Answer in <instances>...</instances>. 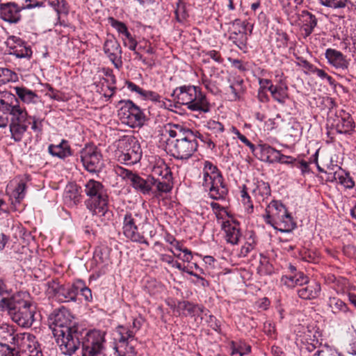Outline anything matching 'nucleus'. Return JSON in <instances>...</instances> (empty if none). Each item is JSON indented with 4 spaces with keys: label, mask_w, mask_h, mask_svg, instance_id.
<instances>
[{
    "label": "nucleus",
    "mask_w": 356,
    "mask_h": 356,
    "mask_svg": "<svg viewBox=\"0 0 356 356\" xmlns=\"http://www.w3.org/2000/svg\"><path fill=\"white\" fill-rule=\"evenodd\" d=\"M108 22L113 28H114L119 33L122 34L124 36L129 33L124 23L120 22L113 17H109Z\"/></svg>",
    "instance_id": "45"
},
{
    "label": "nucleus",
    "mask_w": 356,
    "mask_h": 356,
    "mask_svg": "<svg viewBox=\"0 0 356 356\" xmlns=\"http://www.w3.org/2000/svg\"><path fill=\"white\" fill-rule=\"evenodd\" d=\"M332 127L337 134H350L353 131L355 125L351 115L342 110L339 115H337Z\"/></svg>",
    "instance_id": "16"
},
{
    "label": "nucleus",
    "mask_w": 356,
    "mask_h": 356,
    "mask_svg": "<svg viewBox=\"0 0 356 356\" xmlns=\"http://www.w3.org/2000/svg\"><path fill=\"white\" fill-rule=\"evenodd\" d=\"M17 80L18 76L15 72L8 68L0 67V86Z\"/></svg>",
    "instance_id": "41"
},
{
    "label": "nucleus",
    "mask_w": 356,
    "mask_h": 356,
    "mask_svg": "<svg viewBox=\"0 0 356 356\" xmlns=\"http://www.w3.org/2000/svg\"><path fill=\"white\" fill-rule=\"evenodd\" d=\"M229 31L230 33L229 40L238 48L242 49L245 45L247 40L245 22L238 19L234 20Z\"/></svg>",
    "instance_id": "15"
},
{
    "label": "nucleus",
    "mask_w": 356,
    "mask_h": 356,
    "mask_svg": "<svg viewBox=\"0 0 356 356\" xmlns=\"http://www.w3.org/2000/svg\"><path fill=\"white\" fill-rule=\"evenodd\" d=\"M6 44L9 49L8 54L15 56L18 58H31L32 50L29 45L19 37L15 35L9 36Z\"/></svg>",
    "instance_id": "12"
},
{
    "label": "nucleus",
    "mask_w": 356,
    "mask_h": 356,
    "mask_svg": "<svg viewBox=\"0 0 356 356\" xmlns=\"http://www.w3.org/2000/svg\"><path fill=\"white\" fill-rule=\"evenodd\" d=\"M327 305L331 312L334 314H339V312L346 313L348 312V307L346 304L338 298H330Z\"/></svg>",
    "instance_id": "38"
},
{
    "label": "nucleus",
    "mask_w": 356,
    "mask_h": 356,
    "mask_svg": "<svg viewBox=\"0 0 356 356\" xmlns=\"http://www.w3.org/2000/svg\"><path fill=\"white\" fill-rule=\"evenodd\" d=\"M222 229L225 232L227 242L232 245L238 244L241 236L239 224L234 222L231 223L229 221H226L222 224Z\"/></svg>",
    "instance_id": "24"
},
{
    "label": "nucleus",
    "mask_w": 356,
    "mask_h": 356,
    "mask_svg": "<svg viewBox=\"0 0 356 356\" xmlns=\"http://www.w3.org/2000/svg\"><path fill=\"white\" fill-rule=\"evenodd\" d=\"M22 8L14 2L1 3L0 17L9 23L17 24L21 20Z\"/></svg>",
    "instance_id": "19"
},
{
    "label": "nucleus",
    "mask_w": 356,
    "mask_h": 356,
    "mask_svg": "<svg viewBox=\"0 0 356 356\" xmlns=\"http://www.w3.org/2000/svg\"><path fill=\"white\" fill-rule=\"evenodd\" d=\"M203 185L204 186L211 185L209 191L212 199H223L227 193V188L223 183V179L220 174L210 175L208 171L204 172Z\"/></svg>",
    "instance_id": "11"
},
{
    "label": "nucleus",
    "mask_w": 356,
    "mask_h": 356,
    "mask_svg": "<svg viewBox=\"0 0 356 356\" xmlns=\"http://www.w3.org/2000/svg\"><path fill=\"white\" fill-rule=\"evenodd\" d=\"M84 192L88 197L85 201L86 207L92 216H105L108 211V195L104 185L90 179L85 185Z\"/></svg>",
    "instance_id": "3"
},
{
    "label": "nucleus",
    "mask_w": 356,
    "mask_h": 356,
    "mask_svg": "<svg viewBox=\"0 0 356 356\" xmlns=\"http://www.w3.org/2000/svg\"><path fill=\"white\" fill-rule=\"evenodd\" d=\"M26 189V182L24 180L21 179L20 181H19L17 186L12 193V197L15 199V200L12 202L13 204L20 203V202L25 197Z\"/></svg>",
    "instance_id": "40"
},
{
    "label": "nucleus",
    "mask_w": 356,
    "mask_h": 356,
    "mask_svg": "<svg viewBox=\"0 0 356 356\" xmlns=\"http://www.w3.org/2000/svg\"><path fill=\"white\" fill-rule=\"evenodd\" d=\"M339 182L347 188H353L355 186V182L353 179L349 176L348 174H346L345 175H340L338 172L337 175V179Z\"/></svg>",
    "instance_id": "46"
},
{
    "label": "nucleus",
    "mask_w": 356,
    "mask_h": 356,
    "mask_svg": "<svg viewBox=\"0 0 356 356\" xmlns=\"http://www.w3.org/2000/svg\"><path fill=\"white\" fill-rule=\"evenodd\" d=\"M231 131L235 134L237 138L245 145L248 146L250 149H251L252 147H253V144L243 134L240 133V131L234 127H231Z\"/></svg>",
    "instance_id": "57"
},
{
    "label": "nucleus",
    "mask_w": 356,
    "mask_h": 356,
    "mask_svg": "<svg viewBox=\"0 0 356 356\" xmlns=\"http://www.w3.org/2000/svg\"><path fill=\"white\" fill-rule=\"evenodd\" d=\"M14 90L17 97L24 103H35L38 95L25 87H15Z\"/></svg>",
    "instance_id": "34"
},
{
    "label": "nucleus",
    "mask_w": 356,
    "mask_h": 356,
    "mask_svg": "<svg viewBox=\"0 0 356 356\" xmlns=\"http://www.w3.org/2000/svg\"><path fill=\"white\" fill-rule=\"evenodd\" d=\"M266 216H264L265 221L266 223L272 225L275 229L279 230V227L275 226V224H279V222L277 221H275L274 220L271 219V216H273V211H271L270 209H268V207L266 209Z\"/></svg>",
    "instance_id": "61"
},
{
    "label": "nucleus",
    "mask_w": 356,
    "mask_h": 356,
    "mask_svg": "<svg viewBox=\"0 0 356 356\" xmlns=\"http://www.w3.org/2000/svg\"><path fill=\"white\" fill-rule=\"evenodd\" d=\"M324 6L333 9H339L345 8L348 3V0H318Z\"/></svg>",
    "instance_id": "44"
},
{
    "label": "nucleus",
    "mask_w": 356,
    "mask_h": 356,
    "mask_svg": "<svg viewBox=\"0 0 356 356\" xmlns=\"http://www.w3.org/2000/svg\"><path fill=\"white\" fill-rule=\"evenodd\" d=\"M115 172L122 179H128L131 182V186L137 191L143 194H149L154 185V178L149 176L146 179L142 178L137 174L133 173L131 171L120 166L115 167Z\"/></svg>",
    "instance_id": "8"
},
{
    "label": "nucleus",
    "mask_w": 356,
    "mask_h": 356,
    "mask_svg": "<svg viewBox=\"0 0 356 356\" xmlns=\"http://www.w3.org/2000/svg\"><path fill=\"white\" fill-rule=\"evenodd\" d=\"M207 127L215 133H222L224 131V126L218 121L209 120L207 122Z\"/></svg>",
    "instance_id": "56"
},
{
    "label": "nucleus",
    "mask_w": 356,
    "mask_h": 356,
    "mask_svg": "<svg viewBox=\"0 0 356 356\" xmlns=\"http://www.w3.org/2000/svg\"><path fill=\"white\" fill-rule=\"evenodd\" d=\"M120 104H124L122 110H124L123 118L127 120L124 122L131 127H141L145 121V115L143 111L131 100H122Z\"/></svg>",
    "instance_id": "9"
},
{
    "label": "nucleus",
    "mask_w": 356,
    "mask_h": 356,
    "mask_svg": "<svg viewBox=\"0 0 356 356\" xmlns=\"http://www.w3.org/2000/svg\"><path fill=\"white\" fill-rule=\"evenodd\" d=\"M268 209L273 211V216L279 221V231L282 232H289L293 227V219L288 213L285 206L280 202L273 200L268 206Z\"/></svg>",
    "instance_id": "10"
},
{
    "label": "nucleus",
    "mask_w": 356,
    "mask_h": 356,
    "mask_svg": "<svg viewBox=\"0 0 356 356\" xmlns=\"http://www.w3.org/2000/svg\"><path fill=\"white\" fill-rule=\"evenodd\" d=\"M171 97L177 103L185 105L193 111L208 113L210 111V104L201 89L195 86H182L176 88Z\"/></svg>",
    "instance_id": "2"
},
{
    "label": "nucleus",
    "mask_w": 356,
    "mask_h": 356,
    "mask_svg": "<svg viewBox=\"0 0 356 356\" xmlns=\"http://www.w3.org/2000/svg\"><path fill=\"white\" fill-rule=\"evenodd\" d=\"M229 61L232 63V65L238 69L239 71L245 72L246 70V67L243 64L241 60L238 59L229 58Z\"/></svg>",
    "instance_id": "64"
},
{
    "label": "nucleus",
    "mask_w": 356,
    "mask_h": 356,
    "mask_svg": "<svg viewBox=\"0 0 356 356\" xmlns=\"http://www.w3.org/2000/svg\"><path fill=\"white\" fill-rule=\"evenodd\" d=\"M253 249L254 245L252 243H246L241 249L240 256L243 257H246Z\"/></svg>",
    "instance_id": "63"
},
{
    "label": "nucleus",
    "mask_w": 356,
    "mask_h": 356,
    "mask_svg": "<svg viewBox=\"0 0 356 356\" xmlns=\"http://www.w3.org/2000/svg\"><path fill=\"white\" fill-rule=\"evenodd\" d=\"M0 356H19V352L8 345L0 343Z\"/></svg>",
    "instance_id": "47"
},
{
    "label": "nucleus",
    "mask_w": 356,
    "mask_h": 356,
    "mask_svg": "<svg viewBox=\"0 0 356 356\" xmlns=\"http://www.w3.org/2000/svg\"><path fill=\"white\" fill-rule=\"evenodd\" d=\"M307 332H308L307 334H306L305 333V335L301 339V341L305 346V348L307 351L312 352V351H314L316 349V346L314 343H309L308 342V339L307 338V337H310L311 336L310 335L311 332L309 330H308Z\"/></svg>",
    "instance_id": "59"
},
{
    "label": "nucleus",
    "mask_w": 356,
    "mask_h": 356,
    "mask_svg": "<svg viewBox=\"0 0 356 356\" xmlns=\"http://www.w3.org/2000/svg\"><path fill=\"white\" fill-rule=\"evenodd\" d=\"M51 287L58 300L62 302L76 301L79 290V287L75 285L63 286L56 283H53Z\"/></svg>",
    "instance_id": "18"
},
{
    "label": "nucleus",
    "mask_w": 356,
    "mask_h": 356,
    "mask_svg": "<svg viewBox=\"0 0 356 356\" xmlns=\"http://www.w3.org/2000/svg\"><path fill=\"white\" fill-rule=\"evenodd\" d=\"M321 291V284L314 280L309 281L307 277V282L300 284L297 293L299 298L303 300H314L318 297Z\"/></svg>",
    "instance_id": "20"
},
{
    "label": "nucleus",
    "mask_w": 356,
    "mask_h": 356,
    "mask_svg": "<svg viewBox=\"0 0 356 356\" xmlns=\"http://www.w3.org/2000/svg\"><path fill=\"white\" fill-rule=\"evenodd\" d=\"M168 250L171 252L175 257L181 259L184 261L190 262L193 259L191 251L186 248H184L182 250V252L184 253L182 257H180V254H176L171 248L168 249Z\"/></svg>",
    "instance_id": "58"
},
{
    "label": "nucleus",
    "mask_w": 356,
    "mask_h": 356,
    "mask_svg": "<svg viewBox=\"0 0 356 356\" xmlns=\"http://www.w3.org/2000/svg\"><path fill=\"white\" fill-rule=\"evenodd\" d=\"M8 97H10V102L3 99H0V113L10 115L12 116L11 120H24L25 109L19 106L18 99L15 95L9 94Z\"/></svg>",
    "instance_id": "13"
},
{
    "label": "nucleus",
    "mask_w": 356,
    "mask_h": 356,
    "mask_svg": "<svg viewBox=\"0 0 356 356\" xmlns=\"http://www.w3.org/2000/svg\"><path fill=\"white\" fill-rule=\"evenodd\" d=\"M44 6V1H39L37 0H25L24 3L20 7L22 10L33 9L35 8H40Z\"/></svg>",
    "instance_id": "49"
},
{
    "label": "nucleus",
    "mask_w": 356,
    "mask_h": 356,
    "mask_svg": "<svg viewBox=\"0 0 356 356\" xmlns=\"http://www.w3.org/2000/svg\"><path fill=\"white\" fill-rule=\"evenodd\" d=\"M260 160L270 163L277 162L282 164L291 165L293 167L300 168L302 173L309 171L308 162L304 160L299 161L293 157H275L273 159H271L270 157H261Z\"/></svg>",
    "instance_id": "22"
},
{
    "label": "nucleus",
    "mask_w": 356,
    "mask_h": 356,
    "mask_svg": "<svg viewBox=\"0 0 356 356\" xmlns=\"http://www.w3.org/2000/svg\"><path fill=\"white\" fill-rule=\"evenodd\" d=\"M153 186H155L157 191L160 193H168L172 188V184L167 181H161L155 178Z\"/></svg>",
    "instance_id": "48"
},
{
    "label": "nucleus",
    "mask_w": 356,
    "mask_h": 356,
    "mask_svg": "<svg viewBox=\"0 0 356 356\" xmlns=\"http://www.w3.org/2000/svg\"><path fill=\"white\" fill-rule=\"evenodd\" d=\"M175 14L176 19L179 22H183L187 18L188 14L186 9V5L182 1L178 0L177 2Z\"/></svg>",
    "instance_id": "42"
},
{
    "label": "nucleus",
    "mask_w": 356,
    "mask_h": 356,
    "mask_svg": "<svg viewBox=\"0 0 356 356\" xmlns=\"http://www.w3.org/2000/svg\"><path fill=\"white\" fill-rule=\"evenodd\" d=\"M82 156H98L101 153L98 151L97 147L94 144H87L83 149Z\"/></svg>",
    "instance_id": "53"
},
{
    "label": "nucleus",
    "mask_w": 356,
    "mask_h": 356,
    "mask_svg": "<svg viewBox=\"0 0 356 356\" xmlns=\"http://www.w3.org/2000/svg\"><path fill=\"white\" fill-rule=\"evenodd\" d=\"M287 90L288 87L282 84L275 86L270 84L268 87V91H270L272 97L281 104H284L288 98Z\"/></svg>",
    "instance_id": "29"
},
{
    "label": "nucleus",
    "mask_w": 356,
    "mask_h": 356,
    "mask_svg": "<svg viewBox=\"0 0 356 356\" xmlns=\"http://www.w3.org/2000/svg\"><path fill=\"white\" fill-rule=\"evenodd\" d=\"M81 161L90 172H99L104 167V163L99 157H81Z\"/></svg>",
    "instance_id": "28"
},
{
    "label": "nucleus",
    "mask_w": 356,
    "mask_h": 356,
    "mask_svg": "<svg viewBox=\"0 0 356 356\" xmlns=\"http://www.w3.org/2000/svg\"><path fill=\"white\" fill-rule=\"evenodd\" d=\"M178 309L186 312L185 315L195 316L204 312V308L198 305H194L188 301H179L177 303Z\"/></svg>",
    "instance_id": "33"
},
{
    "label": "nucleus",
    "mask_w": 356,
    "mask_h": 356,
    "mask_svg": "<svg viewBox=\"0 0 356 356\" xmlns=\"http://www.w3.org/2000/svg\"><path fill=\"white\" fill-rule=\"evenodd\" d=\"M165 132L170 138H175V146L179 145L186 148V153L184 156H192L197 148V143L195 139L193 132L183 124L168 123L165 126Z\"/></svg>",
    "instance_id": "5"
},
{
    "label": "nucleus",
    "mask_w": 356,
    "mask_h": 356,
    "mask_svg": "<svg viewBox=\"0 0 356 356\" xmlns=\"http://www.w3.org/2000/svg\"><path fill=\"white\" fill-rule=\"evenodd\" d=\"M48 4L54 8L57 14L58 20L60 21V15H67L69 13V6L65 0H46Z\"/></svg>",
    "instance_id": "36"
},
{
    "label": "nucleus",
    "mask_w": 356,
    "mask_h": 356,
    "mask_svg": "<svg viewBox=\"0 0 356 356\" xmlns=\"http://www.w3.org/2000/svg\"><path fill=\"white\" fill-rule=\"evenodd\" d=\"M116 332L119 335L118 343L127 341H136L135 339V331L131 330L130 327L119 325L116 327Z\"/></svg>",
    "instance_id": "37"
},
{
    "label": "nucleus",
    "mask_w": 356,
    "mask_h": 356,
    "mask_svg": "<svg viewBox=\"0 0 356 356\" xmlns=\"http://www.w3.org/2000/svg\"><path fill=\"white\" fill-rule=\"evenodd\" d=\"M251 352V346L245 343H240L236 345L232 342V355L239 354L240 356L248 355Z\"/></svg>",
    "instance_id": "43"
},
{
    "label": "nucleus",
    "mask_w": 356,
    "mask_h": 356,
    "mask_svg": "<svg viewBox=\"0 0 356 356\" xmlns=\"http://www.w3.org/2000/svg\"><path fill=\"white\" fill-rule=\"evenodd\" d=\"M103 49L116 68L119 69L122 67V62L121 58L122 51L119 42L114 36L112 35L106 38Z\"/></svg>",
    "instance_id": "14"
},
{
    "label": "nucleus",
    "mask_w": 356,
    "mask_h": 356,
    "mask_svg": "<svg viewBox=\"0 0 356 356\" xmlns=\"http://www.w3.org/2000/svg\"><path fill=\"white\" fill-rule=\"evenodd\" d=\"M105 334L100 330L87 331L83 327L81 339L79 340V346L81 343L82 356H105Z\"/></svg>",
    "instance_id": "6"
},
{
    "label": "nucleus",
    "mask_w": 356,
    "mask_h": 356,
    "mask_svg": "<svg viewBox=\"0 0 356 356\" xmlns=\"http://www.w3.org/2000/svg\"><path fill=\"white\" fill-rule=\"evenodd\" d=\"M48 150L51 156H71L72 154L69 143L66 140H62L58 145H50Z\"/></svg>",
    "instance_id": "31"
},
{
    "label": "nucleus",
    "mask_w": 356,
    "mask_h": 356,
    "mask_svg": "<svg viewBox=\"0 0 356 356\" xmlns=\"http://www.w3.org/2000/svg\"><path fill=\"white\" fill-rule=\"evenodd\" d=\"M313 162L317 166L319 172L327 174H334V179H337L338 170H341V167L334 162L332 157H314Z\"/></svg>",
    "instance_id": "21"
},
{
    "label": "nucleus",
    "mask_w": 356,
    "mask_h": 356,
    "mask_svg": "<svg viewBox=\"0 0 356 356\" xmlns=\"http://www.w3.org/2000/svg\"><path fill=\"white\" fill-rule=\"evenodd\" d=\"M288 133L293 137H298L301 134L300 124L298 122L289 124Z\"/></svg>",
    "instance_id": "55"
},
{
    "label": "nucleus",
    "mask_w": 356,
    "mask_h": 356,
    "mask_svg": "<svg viewBox=\"0 0 356 356\" xmlns=\"http://www.w3.org/2000/svg\"><path fill=\"white\" fill-rule=\"evenodd\" d=\"M80 187L76 184H69L66 186L64 198L70 204L76 205L81 200Z\"/></svg>",
    "instance_id": "30"
},
{
    "label": "nucleus",
    "mask_w": 356,
    "mask_h": 356,
    "mask_svg": "<svg viewBox=\"0 0 356 356\" xmlns=\"http://www.w3.org/2000/svg\"><path fill=\"white\" fill-rule=\"evenodd\" d=\"M325 56L327 60V63L336 70L341 72L348 71L350 65V59H347L346 56L341 51L329 48L326 49Z\"/></svg>",
    "instance_id": "17"
},
{
    "label": "nucleus",
    "mask_w": 356,
    "mask_h": 356,
    "mask_svg": "<svg viewBox=\"0 0 356 356\" xmlns=\"http://www.w3.org/2000/svg\"><path fill=\"white\" fill-rule=\"evenodd\" d=\"M307 277L302 272H298L294 274H286L282 277V283L289 288H293L296 286H300L307 282Z\"/></svg>",
    "instance_id": "27"
},
{
    "label": "nucleus",
    "mask_w": 356,
    "mask_h": 356,
    "mask_svg": "<svg viewBox=\"0 0 356 356\" xmlns=\"http://www.w3.org/2000/svg\"><path fill=\"white\" fill-rule=\"evenodd\" d=\"M141 97L145 99H149L154 102H161V96L154 91L144 90Z\"/></svg>",
    "instance_id": "52"
},
{
    "label": "nucleus",
    "mask_w": 356,
    "mask_h": 356,
    "mask_svg": "<svg viewBox=\"0 0 356 356\" xmlns=\"http://www.w3.org/2000/svg\"><path fill=\"white\" fill-rule=\"evenodd\" d=\"M241 197L244 204L248 205V209H250V212L253 211V204L251 202L250 197L248 193L247 187L245 185L243 186V188L241 191Z\"/></svg>",
    "instance_id": "50"
},
{
    "label": "nucleus",
    "mask_w": 356,
    "mask_h": 356,
    "mask_svg": "<svg viewBox=\"0 0 356 356\" xmlns=\"http://www.w3.org/2000/svg\"><path fill=\"white\" fill-rule=\"evenodd\" d=\"M124 37L125 38H123L124 45L128 47L130 50L135 51L138 44L137 41L134 38L130 33L127 34Z\"/></svg>",
    "instance_id": "54"
},
{
    "label": "nucleus",
    "mask_w": 356,
    "mask_h": 356,
    "mask_svg": "<svg viewBox=\"0 0 356 356\" xmlns=\"http://www.w3.org/2000/svg\"><path fill=\"white\" fill-rule=\"evenodd\" d=\"M142 216L138 213H132L127 212L123 218V233L124 236L132 241L145 243L149 245V243L141 236L138 231V226L140 225Z\"/></svg>",
    "instance_id": "7"
},
{
    "label": "nucleus",
    "mask_w": 356,
    "mask_h": 356,
    "mask_svg": "<svg viewBox=\"0 0 356 356\" xmlns=\"http://www.w3.org/2000/svg\"><path fill=\"white\" fill-rule=\"evenodd\" d=\"M135 341L130 340L117 343L114 348L118 356H136L137 352L134 346Z\"/></svg>",
    "instance_id": "32"
},
{
    "label": "nucleus",
    "mask_w": 356,
    "mask_h": 356,
    "mask_svg": "<svg viewBox=\"0 0 356 356\" xmlns=\"http://www.w3.org/2000/svg\"><path fill=\"white\" fill-rule=\"evenodd\" d=\"M300 20L306 36L310 35L318 23L316 17L307 10H302L300 14Z\"/></svg>",
    "instance_id": "26"
},
{
    "label": "nucleus",
    "mask_w": 356,
    "mask_h": 356,
    "mask_svg": "<svg viewBox=\"0 0 356 356\" xmlns=\"http://www.w3.org/2000/svg\"><path fill=\"white\" fill-rule=\"evenodd\" d=\"M125 85L127 86V88L130 91L135 92L138 93V95H140V96L142 95L144 90L143 88H140L138 86H137L134 83L129 81H127L125 82Z\"/></svg>",
    "instance_id": "62"
},
{
    "label": "nucleus",
    "mask_w": 356,
    "mask_h": 356,
    "mask_svg": "<svg viewBox=\"0 0 356 356\" xmlns=\"http://www.w3.org/2000/svg\"><path fill=\"white\" fill-rule=\"evenodd\" d=\"M254 184L255 187L252 189V193L256 196L259 195L262 200H264L270 195V186L268 182H265L263 180H257Z\"/></svg>",
    "instance_id": "35"
},
{
    "label": "nucleus",
    "mask_w": 356,
    "mask_h": 356,
    "mask_svg": "<svg viewBox=\"0 0 356 356\" xmlns=\"http://www.w3.org/2000/svg\"><path fill=\"white\" fill-rule=\"evenodd\" d=\"M26 337L27 339L29 340L33 335L30 334H15V330L13 325L3 323L0 324V338L5 341H10L11 343L15 344L18 341V339H24Z\"/></svg>",
    "instance_id": "23"
},
{
    "label": "nucleus",
    "mask_w": 356,
    "mask_h": 356,
    "mask_svg": "<svg viewBox=\"0 0 356 356\" xmlns=\"http://www.w3.org/2000/svg\"><path fill=\"white\" fill-rule=\"evenodd\" d=\"M24 118L25 119L23 121L12 120V122L10 125V130L13 136V138L15 141L21 140L23 134L27 130L28 128V124H26V122L31 123V121H29V120H31V118H27L26 112Z\"/></svg>",
    "instance_id": "25"
},
{
    "label": "nucleus",
    "mask_w": 356,
    "mask_h": 356,
    "mask_svg": "<svg viewBox=\"0 0 356 356\" xmlns=\"http://www.w3.org/2000/svg\"><path fill=\"white\" fill-rule=\"evenodd\" d=\"M49 323L62 353L71 356L79 348L83 327L74 321V316L64 307L54 309L49 316Z\"/></svg>",
    "instance_id": "1"
},
{
    "label": "nucleus",
    "mask_w": 356,
    "mask_h": 356,
    "mask_svg": "<svg viewBox=\"0 0 356 356\" xmlns=\"http://www.w3.org/2000/svg\"><path fill=\"white\" fill-rule=\"evenodd\" d=\"M207 323L208 325L216 332H221L220 321L218 320L214 316L209 315L208 318L207 319Z\"/></svg>",
    "instance_id": "51"
},
{
    "label": "nucleus",
    "mask_w": 356,
    "mask_h": 356,
    "mask_svg": "<svg viewBox=\"0 0 356 356\" xmlns=\"http://www.w3.org/2000/svg\"><path fill=\"white\" fill-rule=\"evenodd\" d=\"M251 151L254 156H257L259 154L261 156H271L275 153L278 154V156H284L283 154H280L278 151L275 150L268 144H260L257 146L253 145V147L251 148Z\"/></svg>",
    "instance_id": "39"
},
{
    "label": "nucleus",
    "mask_w": 356,
    "mask_h": 356,
    "mask_svg": "<svg viewBox=\"0 0 356 356\" xmlns=\"http://www.w3.org/2000/svg\"><path fill=\"white\" fill-rule=\"evenodd\" d=\"M12 320L19 326L30 327L34 322L35 306L29 300L13 298L12 300L2 298Z\"/></svg>",
    "instance_id": "4"
},
{
    "label": "nucleus",
    "mask_w": 356,
    "mask_h": 356,
    "mask_svg": "<svg viewBox=\"0 0 356 356\" xmlns=\"http://www.w3.org/2000/svg\"><path fill=\"white\" fill-rule=\"evenodd\" d=\"M277 42L280 43L278 46L286 47L288 44L289 41V36L288 35L284 32H278L277 33Z\"/></svg>",
    "instance_id": "60"
}]
</instances>
